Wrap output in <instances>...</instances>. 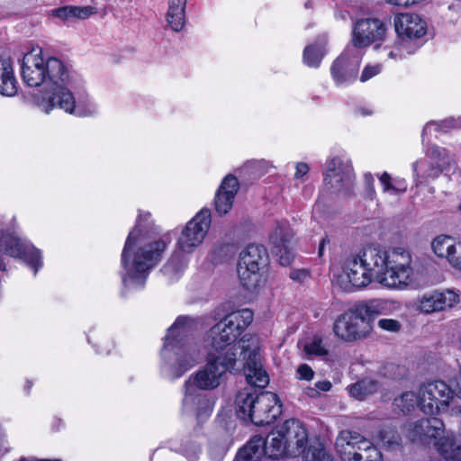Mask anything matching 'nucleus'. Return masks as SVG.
I'll return each mask as SVG.
<instances>
[{"mask_svg": "<svg viewBox=\"0 0 461 461\" xmlns=\"http://www.w3.org/2000/svg\"><path fill=\"white\" fill-rule=\"evenodd\" d=\"M0 250L11 257L23 258L26 264L33 269L34 275L42 266L40 250L34 247L24 245L20 239L12 234L7 233L1 236Z\"/></svg>", "mask_w": 461, "mask_h": 461, "instance_id": "dca6fc26", "label": "nucleus"}, {"mask_svg": "<svg viewBox=\"0 0 461 461\" xmlns=\"http://www.w3.org/2000/svg\"><path fill=\"white\" fill-rule=\"evenodd\" d=\"M304 352L309 356L323 357L328 355L322 339L319 336H314L310 342L304 345Z\"/></svg>", "mask_w": 461, "mask_h": 461, "instance_id": "a19ab883", "label": "nucleus"}, {"mask_svg": "<svg viewBox=\"0 0 461 461\" xmlns=\"http://www.w3.org/2000/svg\"><path fill=\"white\" fill-rule=\"evenodd\" d=\"M388 371H393L394 369H396L398 371V375H403L405 374V370L403 367H400L398 366H395L393 364H389L386 366L385 367Z\"/></svg>", "mask_w": 461, "mask_h": 461, "instance_id": "13d9d810", "label": "nucleus"}, {"mask_svg": "<svg viewBox=\"0 0 461 461\" xmlns=\"http://www.w3.org/2000/svg\"><path fill=\"white\" fill-rule=\"evenodd\" d=\"M166 248L165 240L149 239L137 223L129 233L122 252V266L125 271L123 284L142 287L149 271L161 260Z\"/></svg>", "mask_w": 461, "mask_h": 461, "instance_id": "7ed1b4c3", "label": "nucleus"}, {"mask_svg": "<svg viewBox=\"0 0 461 461\" xmlns=\"http://www.w3.org/2000/svg\"><path fill=\"white\" fill-rule=\"evenodd\" d=\"M252 321L253 312L247 308L229 313L207 331L205 342L215 355L222 354L230 348H240L247 382L255 387L265 388L269 384V376L262 364L259 338L245 334L240 339L239 348L234 345Z\"/></svg>", "mask_w": 461, "mask_h": 461, "instance_id": "f03ea898", "label": "nucleus"}, {"mask_svg": "<svg viewBox=\"0 0 461 461\" xmlns=\"http://www.w3.org/2000/svg\"><path fill=\"white\" fill-rule=\"evenodd\" d=\"M289 276L298 283H303L309 279L310 273L307 269H294L290 272Z\"/></svg>", "mask_w": 461, "mask_h": 461, "instance_id": "de8ad7c7", "label": "nucleus"}, {"mask_svg": "<svg viewBox=\"0 0 461 461\" xmlns=\"http://www.w3.org/2000/svg\"><path fill=\"white\" fill-rule=\"evenodd\" d=\"M54 14L67 22L75 21L77 19L85 20L95 14V8L92 6H74V5H67L63 7H59L53 11Z\"/></svg>", "mask_w": 461, "mask_h": 461, "instance_id": "c756f323", "label": "nucleus"}, {"mask_svg": "<svg viewBox=\"0 0 461 461\" xmlns=\"http://www.w3.org/2000/svg\"><path fill=\"white\" fill-rule=\"evenodd\" d=\"M315 387L322 392H328L331 388V384L329 381H319L315 384Z\"/></svg>", "mask_w": 461, "mask_h": 461, "instance_id": "4d7b16f0", "label": "nucleus"}, {"mask_svg": "<svg viewBox=\"0 0 461 461\" xmlns=\"http://www.w3.org/2000/svg\"><path fill=\"white\" fill-rule=\"evenodd\" d=\"M354 180L353 167L348 159L334 157L327 162L324 181L330 188L347 194L352 188Z\"/></svg>", "mask_w": 461, "mask_h": 461, "instance_id": "f8f14e48", "label": "nucleus"}, {"mask_svg": "<svg viewBox=\"0 0 461 461\" xmlns=\"http://www.w3.org/2000/svg\"><path fill=\"white\" fill-rule=\"evenodd\" d=\"M394 28L402 40H415L426 34V23L414 14H399L394 17Z\"/></svg>", "mask_w": 461, "mask_h": 461, "instance_id": "4be33fe9", "label": "nucleus"}, {"mask_svg": "<svg viewBox=\"0 0 461 461\" xmlns=\"http://www.w3.org/2000/svg\"><path fill=\"white\" fill-rule=\"evenodd\" d=\"M5 74L7 76L14 75L12 63L9 59H0V77H5Z\"/></svg>", "mask_w": 461, "mask_h": 461, "instance_id": "603ef678", "label": "nucleus"}, {"mask_svg": "<svg viewBox=\"0 0 461 461\" xmlns=\"http://www.w3.org/2000/svg\"><path fill=\"white\" fill-rule=\"evenodd\" d=\"M461 128V116L458 118H447L446 120L440 121V122H430L427 123L423 129L422 131V138H425V135L429 133L432 129H434L436 131H441L444 132L448 131L449 130L453 129H460Z\"/></svg>", "mask_w": 461, "mask_h": 461, "instance_id": "4c0bfd02", "label": "nucleus"}, {"mask_svg": "<svg viewBox=\"0 0 461 461\" xmlns=\"http://www.w3.org/2000/svg\"><path fill=\"white\" fill-rule=\"evenodd\" d=\"M187 265L185 258L180 253H175L161 269L169 280L177 279Z\"/></svg>", "mask_w": 461, "mask_h": 461, "instance_id": "473e14b6", "label": "nucleus"}, {"mask_svg": "<svg viewBox=\"0 0 461 461\" xmlns=\"http://www.w3.org/2000/svg\"><path fill=\"white\" fill-rule=\"evenodd\" d=\"M429 154L434 160L435 165H431L429 170L426 173V177L434 178L450 166L452 158L445 149L437 146L431 147Z\"/></svg>", "mask_w": 461, "mask_h": 461, "instance_id": "c85d7f7f", "label": "nucleus"}, {"mask_svg": "<svg viewBox=\"0 0 461 461\" xmlns=\"http://www.w3.org/2000/svg\"><path fill=\"white\" fill-rule=\"evenodd\" d=\"M380 183L383 185L384 193L391 192L392 194H402L407 190L406 186H396L393 184L391 176L387 172H384L379 177Z\"/></svg>", "mask_w": 461, "mask_h": 461, "instance_id": "37998d69", "label": "nucleus"}, {"mask_svg": "<svg viewBox=\"0 0 461 461\" xmlns=\"http://www.w3.org/2000/svg\"><path fill=\"white\" fill-rule=\"evenodd\" d=\"M379 437L384 443L389 446L399 442V436L393 431H380Z\"/></svg>", "mask_w": 461, "mask_h": 461, "instance_id": "8fccbe9b", "label": "nucleus"}, {"mask_svg": "<svg viewBox=\"0 0 461 461\" xmlns=\"http://www.w3.org/2000/svg\"><path fill=\"white\" fill-rule=\"evenodd\" d=\"M357 256L374 280L383 286L403 289L411 282V256L402 248H395L387 252L378 247L367 246Z\"/></svg>", "mask_w": 461, "mask_h": 461, "instance_id": "39448f33", "label": "nucleus"}, {"mask_svg": "<svg viewBox=\"0 0 461 461\" xmlns=\"http://www.w3.org/2000/svg\"><path fill=\"white\" fill-rule=\"evenodd\" d=\"M177 452L185 456L188 461H198L202 454V446L194 438H186L180 445Z\"/></svg>", "mask_w": 461, "mask_h": 461, "instance_id": "ea45409f", "label": "nucleus"}, {"mask_svg": "<svg viewBox=\"0 0 461 461\" xmlns=\"http://www.w3.org/2000/svg\"><path fill=\"white\" fill-rule=\"evenodd\" d=\"M267 261V253L262 245L249 244L240 254L238 275L248 290L256 289L260 281L259 270Z\"/></svg>", "mask_w": 461, "mask_h": 461, "instance_id": "1a4fd4ad", "label": "nucleus"}, {"mask_svg": "<svg viewBox=\"0 0 461 461\" xmlns=\"http://www.w3.org/2000/svg\"><path fill=\"white\" fill-rule=\"evenodd\" d=\"M378 383L373 379L366 378L349 387V393L358 399L362 400L366 395L371 394L377 391Z\"/></svg>", "mask_w": 461, "mask_h": 461, "instance_id": "c9c22d12", "label": "nucleus"}, {"mask_svg": "<svg viewBox=\"0 0 461 461\" xmlns=\"http://www.w3.org/2000/svg\"><path fill=\"white\" fill-rule=\"evenodd\" d=\"M378 326L382 330L397 332L401 329V323L393 319H381L378 321Z\"/></svg>", "mask_w": 461, "mask_h": 461, "instance_id": "a18cd8bd", "label": "nucleus"}, {"mask_svg": "<svg viewBox=\"0 0 461 461\" xmlns=\"http://www.w3.org/2000/svg\"><path fill=\"white\" fill-rule=\"evenodd\" d=\"M281 414V404L277 395L271 392L258 394L250 421L257 426L273 423Z\"/></svg>", "mask_w": 461, "mask_h": 461, "instance_id": "f3484780", "label": "nucleus"}, {"mask_svg": "<svg viewBox=\"0 0 461 461\" xmlns=\"http://www.w3.org/2000/svg\"><path fill=\"white\" fill-rule=\"evenodd\" d=\"M393 184L395 185L396 186H406L407 187L405 181L402 179H394L393 181Z\"/></svg>", "mask_w": 461, "mask_h": 461, "instance_id": "052dcab7", "label": "nucleus"}, {"mask_svg": "<svg viewBox=\"0 0 461 461\" xmlns=\"http://www.w3.org/2000/svg\"><path fill=\"white\" fill-rule=\"evenodd\" d=\"M309 172V166L305 163H297L296 171L294 176L296 178H302Z\"/></svg>", "mask_w": 461, "mask_h": 461, "instance_id": "5fc2aeb1", "label": "nucleus"}, {"mask_svg": "<svg viewBox=\"0 0 461 461\" xmlns=\"http://www.w3.org/2000/svg\"><path fill=\"white\" fill-rule=\"evenodd\" d=\"M194 329L195 321L186 316L178 317L168 328L161 350L162 371L167 378L177 379L199 362L200 351L191 343Z\"/></svg>", "mask_w": 461, "mask_h": 461, "instance_id": "20e7f679", "label": "nucleus"}, {"mask_svg": "<svg viewBox=\"0 0 461 461\" xmlns=\"http://www.w3.org/2000/svg\"><path fill=\"white\" fill-rule=\"evenodd\" d=\"M336 447L343 461H381V454L372 442L355 431H341Z\"/></svg>", "mask_w": 461, "mask_h": 461, "instance_id": "6e6552de", "label": "nucleus"}, {"mask_svg": "<svg viewBox=\"0 0 461 461\" xmlns=\"http://www.w3.org/2000/svg\"><path fill=\"white\" fill-rule=\"evenodd\" d=\"M443 430V421L436 417H430L409 424L407 435L412 442L426 443L430 438L439 437Z\"/></svg>", "mask_w": 461, "mask_h": 461, "instance_id": "412c9836", "label": "nucleus"}, {"mask_svg": "<svg viewBox=\"0 0 461 461\" xmlns=\"http://www.w3.org/2000/svg\"><path fill=\"white\" fill-rule=\"evenodd\" d=\"M449 386L442 381L429 383L420 388L418 395L413 392L402 393L393 401V406L402 413L411 411L419 406L425 414L445 411L450 401Z\"/></svg>", "mask_w": 461, "mask_h": 461, "instance_id": "423d86ee", "label": "nucleus"}, {"mask_svg": "<svg viewBox=\"0 0 461 461\" xmlns=\"http://www.w3.org/2000/svg\"><path fill=\"white\" fill-rule=\"evenodd\" d=\"M258 395L247 390L240 391L235 400L238 416L244 420H250Z\"/></svg>", "mask_w": 461, "mask_h": 461, "instance_id": "7c9ffc66", "label": "nucleus"}, {"mask_svg": "<svg viewBox=\"0 0 461 461\" xmlns=\"http://www.w3.org/2000/svg\"><path fill=\"white\" fill-rule=\"evenodd\" d=\"M459 302V295L452 291L433 292L425 294L420 301V309L421 312L430 313L438 311H444L446 308H451Z\"/></svg>", "mask_w": 461, "mask_h": 461, "instance_id": "5701e85b", "label": "nucleus"}, {"mask_svg": "<svg viewBox=\"0 0 461 461\" xmlns=\"http://www.w3.org/2000/svg\"><path fill=\"white\" fill-rule=\"evenodd\" d=\"M239 188V181L234 176L229 175L223 179L214 199L215 210L220 215L226 214L231 209Z\"/></svg>", "mask_w": 461, "mask_h": 461, "instance_id": "b1692460", "label": "nucleus"}, {"mask_svg": "<svg viewBox=\"0 0 461 461\" xmlns=\"http://www.w3.org/2000/svg\"><path fill=\"white\" fill-rule=\"evenodd\" d=\"M380 70H381V68H380V66H378V65L366 66L361 74L360 80L362 82L367 81L370 78H372L373 77H375V75L379 74Z\"/></svg>", "mask_w": 461, "mask_h": 461, "instance_id": "49530a36", "label": "nucleus"}, {"mask_svg": "<svg viewBox=\"0 0 461 461\" xmlns=\"http://www.w3.org/2000/svg\"><path fill=\"white\" fill-rule=\"evenodd\" d=\"M271 252L282 266L289 265L294 258V232L287 221H276L269 236Z\"/></svg>", "mask_w": 461, "mask_h": 461, "instance_id": "9b49d317", "label": "nucleus"}, {"mask_svg": "<svg viewBox=\"0 0 461 461\" xmlns=\"http://www.w3.org/2000/svg\"><path fill=\"white\" fill-rule=\"evenodd\" d=\"M448 263L461 272V241H457L447 258Z\"/></svg>", "mask_w": 461, "mask_h": 461, "instance_id": "c03bdc74", "label": "nucleus"}, {"mask_svg": "<svg viewBox=\"0 0 461 461\" xmlns=\"http://www.w3.org/2000/svg\"><path fill=\"white\" fill-rule=\"evenodd\" d=\"M265 456L263 438L256 436L238 452L234 461H269Z\"/></svg>", "mask_w": 461, "mask_h": 461, "instance_id": "bb28decb", "label": "nucleus"}, {"mask_svg": "<svg viewBox=\"0 0 461 461\" xmlns=\"http://www.w3.org/2000/svg\"><path fill=\"white\" fill-rule=\"evenodd\" d=\"M303 461H334L332 455L320 443L304 450Z\"/></svg>", "mask_w": 461, "mask_h": 461, "instance_id": "58836bf2", "label": "nucleus"}, {"mask_svg": "<svg viewBox=\"0 0 461 461\" xmlns=\"http://www.w3.org/2000/svg\"><path fill=\"white\" fill-rule=\"evenodd\" d=\"M201 391L194 386L191 380H186L184 384L183 411L194 413L198 420L208 418L214 405L212 398Z\"/></svg>", "mask_w": 461, "mask_h": 461, "instance_id": "2eb2a0df", "label": "nucleus"}, {"mask_svg": "<svg viewBox=\"0 0 461 461\" xmlns=\"http://www.w3.org/2000/svg\"><path fill=\"white\" fill-rule=\"evenodd\" d=\"M19 461H61L59 459H38V458H34V457H31V458H26V457H22L20 458Z\"/></svg>", "mask_w": 461, "mask_h": 461, "instance_id": "bf43d9fd", "label": "nucleus"}, {"mask_svg": "<svg viewBox=\"0 0 461 461\" xmlns=\"http://www.w3.org/2000/svg\"><path fill=\"white\" fill-rule=\"evenodd\" d=\"M211 224V212L208 209L201 210L189 221L178 238L177 244L184 252H192L203 240Z\"/></svg>", "mask_w": 461, "mask_h": 461, "instance_id": "ddd939ff", "label": "nucleus"}, {"mask_svg": "<svg viewBox=\"0 0 461 461\" xmlns=\"http://www.w3.org/2000/svg\"><path fill=\"white\" fill-rule=\"evenodd\" d=\"M387 2L393 5L408 7L414 4L415 0H387Z\"/></svg>", "mask_w": 461, "mask_h": 461, "instance_id": "6e6d98bb", "label": "nucleus"}, {"mask_svg": "<svg viewBox=\"0 0 461 461\" xmlns=\"http://www.w3.org/2000/svg\"><path fill=\"white\" fill-rule=\"evenodd\" d=\"M345 272L349 282L357 288L366 287L374 280L357 254L352 255L347 259Z\"/></svg>", "mask_w": 461, "mask_h": 461, "instance_id": "393cba45", "label": "nucleus"}, {"mask_svg": "<svg viewBox=\"0 0 461 461\" xmlns=\"http://www.w3.org/2000/svg\"><path fill=\"white\" fill-rule=\"evenodd\" d=\"M388 56H389L390 58H393V57H394V53H393V51H390V52H389V54H388Z\"/></svg>", "mask_w": 461, "mask_h": 461, "instance_id": "774afa93", "label": "nucleus"}, {"mask_svg": "<svg viewBox=\"0 0 461 461\" xmlns=\"http://www.w3.org/2000/svg\"><path fill=\"white\" fill-rule=\"evenodd\" d=\"M372 330L373 325L358 314L355 307L338 316L333 324L334 334L346 342L363 339L371 333Z\"/></svg>", "mask_w": 461, "mask_h": 461, "instance_id": "9d476101", "label": "nucleus"}, {"mask_svg": "<svg viewBox=\"0 0 461 461\" xmlns=\"http://www.w3.org/2000/svg\"><path fill=\"white\" fill-rule=\"evenodd\" d=\"M17 93V81L14 75L0 77V95L5 96H14Z\"/></svg>", "mask_w": 461, "mask_h": 461, "instance_id": "79ce46f5", "label": "nucleus"}, {"mask_svg": "<svg viewBox=\"0 0 461 461\" xmlns=\"http://www.w3.org/2000/svg\"><path fill=\"white\" fill-rule=\"evenodd\" d=\"M451 391L450 400L453 399L454 395L461 399V375L456 378V384L454 387H450Z\"/></svg>", "mask_w": 461, "mask_h": 461, "instance_id": "864d4df0", "label": "nucleus"}, {"mask_svg": "<svg viewBox=\"0 0 461 461\" xmlns=\"http://www.w3.org/2000/svg\"><path fill=\"white\" fill-rule=\"evenodd\" d=\"M263 442L265 457L269 461H275L284 454L288 455V447L277 429L263 438Z\"/></svg>", "mask_w": 461, "mask_h": 461, "instance_id": "a878e982", "label": "nucleus"}, {"mask_svg": "<svg viewBox=\"0 0 461 461\" xmlns=\"http://www.w3.org/2000/svg\"><path fill=\"white\" fill-rule=\"evenodd\" d=\"M330 239H329L327 236H325V237H324V238H322V240H321L320 245H321V246H324V247H325V246H326V244H330Z\"/></svg>", "mask_w": 461, "mask_h": 461, "instance_id": "680f3d73", "label": "nucleus"}, {"mask_svg": "<svg viewBox=\"0 0 461 461\" xmlns=\"http://www.w3.org/2000/svg\"><path fill=\"white\" fill-rule=\"evenodd\" d=\"M22 77L23 82L32 87L45 85L50 95L36 100L37 105L46 113L58 107L65 113L79 117L92 115L96 113L94 104H76V99L69 89L72 77L67 66L59 59L50 57L44 59L41 49H33L24 54L22 63Z\"/></svg>", "mask_w": 461, "mask_h": 461, "instance_id": "f257e3e1", "label": "nucleus"}, {"mask_svg": "<svg viewBox=\"0 0 461 461\" xmlns=\"http://www.w3.org/2000/svg\"><path fill=\"white\" fill-rule=\"evenodd\" d=\"M281 436L288 447V456H296L305 450L308 442L306 429L303 423L295 419L285 420L277 427Z\"/></svg>", "mask_w": 461, "mask_h": 461, "instance_id": "a211bd4d", "label": "nucleus"}, {"mask_svg": "<svg viewBox=\"0 0 461 461\" xmlns=\"http://www.w3.org/2000/svg\"><path fill=\"white\" fill-rule=\"evenodd\" d=\"M362 113L364 115H369V114H371V112H368V111H366V110H362Z\"/></svg>", "mask_w": 461, "mask_h": 461, "instance_id": "338daca9", "label": "nucleus"}, {"mask_svg": "<svg viewBox=\"0 0 461 461\" xmlns=\"http://www.w3.org/2000/svg\"><path fill=\"white\" fill-rule=\"evenodd\" d=\"M32 387V384L30 382H27V384H26V390L29 391Z\"/></svg>", "mask_w": 461, "mask_h": 461, "instance_id": "0e129e2a", "label": "nucleus"}, {"mask_svg": "<svg viewBox=\"0 0 461 461\" xmlns=\"http://www.w3.org/2000/svg\"><path fill=\"white\" fill-rule=\"evenodd\" d=\"M358 311V314H361L369 324L372 322L375 316L380 314L383 310V303L380 300H371L366 303H359L354 306Z\"/></svg>", "mask_w": 461, "mask_h": 461, "instance_id": "e433bc0d", "label": "nucleus"}, {"mask_svg": "<svg viewBox=\"0 0 461 461\" xmlns=\"http://www.w3.org/2000/svg\"><path fill=\"white\" fill-rule=\"evenodd\" d=\"M456 242L457 241L450 236L440 235L433 240L431 242V248L438 257L447 259Z\"/></svg>", "mask_w": 461, "mask_h": 461, "instance_id": "f704fd0d", "label": "nucleus"}, {"mask_svg": "<svg viewBox=\"0 0 461 461\" xmlns=\"http://www.w3.org/2000/svg\"><path fill=\"white\" fill-rule=\"evenodd\" d=\"M385 28L378 19H363L358 21L353 30V46L351 48L366 47L371 43L382 41Z\"/></svg>", "mask_w": 461, "mask_h": 461, "instance_id": "6ab92c4d", "label": "nucleus"}, {"mask_svg": "<svg viewBox=\"0 0 461 461\" xmlns=\"http://www.w3.org/2000/svg\"><path fill=\"white\" fill-rule=\"evenodd\" d=\"M324 246H319V256L321 257L323 255Z\"/></svg>", "mask_w": 461, "mask_h": 461, "instance_id": "e2e57ef3", "label": "nucleus"}, {"mask_svg": "<svg viewBox=\"0 0 461 461\" xmlns=\"http://www.w3.org/2000/svg\"><path fill=\"white\" fill-rule=\"evenodd\" d=\"M224 419H218L219 428L211 435L208 442L207 454L212 461H221L225 456L231 442V434L234 429L231 421H225Z\"/></svg>", "mask_w": 461, "mask_h": 461, "instance_id": "aec40b11", "label": "nucleus"}, {"mask_svg": "<svg viewBox=\"0 0 461 461\" xmlns=\"http://www.w3.org/2000/svg\"><path fill=\"white\" fill-rule=\"evenodd\" d=\"M439 454L448 461H461V439L444 437L437 442Z\"/></svg>", "mask_w": 461, "mask_h": 461, "instance_id": "2f4dec72", "label": "nucleus"}, {"mask_svg": "<svg viewBox=\"0 0 461 461\" xmlns=\"http://www.w3.org/2000/svg\"><path fill=\"white\" fill-rule=\"evenodd\" d=\"M186 0H169L167 21L175 32H180L185 23Z\"/></svg>", "mask_w": 461, "mask_h": 461, "instance_id": "cd10ccee", "label": "nucleus"}, {"mask_svg": "<svg viewBox=\"0 0 461 461\" xmlns=\"http://www.w3.org/2000/svg\"><path fill=\"white\" fill-rule=\"evenodd\" d=\"M297 375H298L299 379H304V380L310 381L313 378L314 372L311 368V366H309L306 364H303V365L299 366V367L297 369Z\"/></svg>", "mask_w": 461, "mask_h": 461, "instance_id": "09e8293b", "label": "nucleus"}, {"mask_svg": "<svg viewBox=\"0 0 461 461\" xmlns=\"http://www.w3.org/2000/svg\"><path fill=\"white\" fill-rule=\"evenodd\" d=\"M325 41L305 47L303 50V62L308 67L318 68L325 54Z\"/></svg>", "mask_w": 461, "mask_h": 461, "instance_id": "72a5a7b5", "label": "nucleus"}, {"mask_svg": "<svg viewBox=\"0 0 461 461\" xmlns=\"http://www.w3.org/2000/svg\"><path fill=\"white\" fill-rule=\"evenodd\" d=\"M237 364V349L230 348L226 352L215 355L208 354L207 363L187 380L200 390L211 391L221 385L228 372H231Z\"/></svg>", "mask_w": 461, "mask_h": 461, "instance_id": "0eeeda50", "label": "nucleus"}, {"mask_svg": "<svg viewBox=\"0 0 461 461\" xmlns=\"http://www.w3.org/2000/svg\"><path fill=\"white\" fill-rule=\"evenodd\" d=\"M311 391H312V393H310L311 396H314L315 394L318 393V392L315 391L314 389H312Z\"/></svg>", "mask_w": 461, "mask_h": 461, "instance_id": "69168bd1", "label": "nucleus"}, {"mask_svg": "<svg viewBox=\"0 0 461 461\" xmlns=\"http://www.w3.org/2000/svg\"><path fill=\"white\" fill-rule=\"evenodd\" d=\"M364 181H365L367 195L371 199H373L375 194V179H374L373 175L371 173H366L364 176Z\"/></svg>", "mask_w": 461, "mask_h": 461, "instance_id": "3c124183", "label": "nucleus"}, {"mask_svg": "<svg viewBox=\"0 0 461 461\" xmlns=\"http://www.w3.org/2000/svg\"><path fill=\"white\" fill-rule=\"evenodd\" d=\"M361 53L358 49L348 47L333 62L330 72L338 86L354 82L359 70Z\"/></svg>", "mask_w": 461, "mask_h": 461, "instance_id": "4468645a", "label": "nucleus"}]
</instances>
